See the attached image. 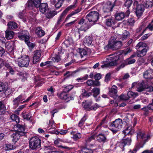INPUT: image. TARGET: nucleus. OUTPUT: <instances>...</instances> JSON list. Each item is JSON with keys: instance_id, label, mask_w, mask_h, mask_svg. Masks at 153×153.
Here are the masks:
<instances>
[{"instance_id": "nucleus-1", "label": "nucleus", "mask_w": 153, "mask_h": 153, "mask_svg": "<svg viewBox=\"0 0 153 153\" xmlns=\"http://www.w3.org/2000/svg\"><path fill=\"white\" fill-rule=\"evenodd\" d=\"M119 57L116 54H111L107 56L106 57V64L101 66V67H105L110 66H115L119 62Z\"/></svg>"}, {"instance_id": "nucleus-2", "label": "nucleus", "mask_w": 153, "mask_h": 153, "mask_svg": "<svg viewBox=\"0 0 153 153\" xmlns=\"http://www.w3.org/2000/svg\"><path fill=\"white\" fill-rule=\"evenodd\" d=\"M137 50V55L138 57H141L145 56L147 53V47L146 43L139 42L136 46Z\"/></svg>"}, {"instance_id": "nucleus-3", "label": "nucleus", "mask_w": 153, "mask_h": 153, "mask_svg": "<svg viewBox=\"0 0 153 153\" xmlns=\"http://www.w3.org/2000/svg\"><path fill=\"white\" fill-rule=\"evenodd\" d=\"M28 34V33L27 31H23L22 32V33L19 35L18 37L20 39L24 40L25 42L30 49H32L35 45L34 43L29 41V36Z\"/></svg>"}, {"instance_id": "nucleus-4", "label": "nucleus", "mask_w": 153, "mask_h": 153, "mask_svg": "<svg viewBox=\"0 0 153 153\" xmlns=\"http://www.w3.org/2000/svg\"><path fill=\"white\" fill-rule=\"evenodd\" d=\"M14 60L18 65L21 67H27L30 62L29 57L26 55L22 56L20 58H15Z\"/></svg>"}, {"instance_id": "nucleus-5", "label": "nucleus", "mask_w": 153, "mask_h": 153, "mask_svg": "<svg viewBox=\"0 0 153 153\" xmlns=\"http://www.w3.org/2000/svg\"><path fill=\"white\" fill-rule=\"evenodd\" d=\"M122 124V121L121 119H116L111 123L110 126V129L113 132L115 133L121 129Z\"/></svg>"}, {"instance_id": "nucleus-6", "label": "nucleus", "mask_w": 153, "mask_h": 153, "mask_svg": "<svg viewBox=\"0 0 153 153\" xmlns=\"http://www.w3.org/2000/svg\"><path fill=\"white\" fill-rule=\"evenodd\" d=\"M99 18V14L96 11L91 12L86 16V19L89 22L94 25Z\"/></svg>"}, {"instance_id": "nucleus-7", "label": "nucleus", "mask_w": 153, "mask_h": 153, "mask_svg": "<svg viewBox=\"0 0 153 153\" xmlns=\"http://www.w3.org/2000/svg\"><path fill=\"white\" fill-rule=\"evenodd\" d=\"M29 146L32 149L39 148L41 146V141L38 137H33L30 140Z\"/></svg>"}, {"instance_id": "nucleus-8", "label": "nucleus", "mask_w": 153, "mask_h": 153, "mask_svg": "<svg viewBox=\"0 0 153 153\" xmlns=\"http://www.w3.org/2000/svg\"><path fill=\"white\" fill-rule=\"evenodd\" d=\"M33 97V96H31L28 98L26 100L23 101L25 100V97L24 95H20L13 100V105H15L16 107H17L19 105L20 101L21 102V103H23L26 102H27L29 101Z\"/></svg>"}, {"instance_id": "nucleus-9", "label": "nucleus", "mask_w": 153, "mask_h": 153, "mask_svg": "<svg viewBox=\"0 0 153 153\" xmlns=\"http://www.w3.org/2000/svg\"><path fill=\"white\" fill-rule=\"evenodd\" d=\"M13 129L11 130V131H14L15 132H17V134L22 136L25 135V132L24 131L25 129L22 126L17 124L13 125Z\"/></svg>"}, {"instance_id": "nucleus-10", "label": "nucleus", "mask_w": 153, "mask_h": 153, "mask_svg": "<svg viewBox=\"0 0 153 153\" xmlns=\"http://www.w3.org/2000/svg\"><path fill=\"white\" fill-rule=\"evenodd\" d=\"M113 6L110 1L107 2L103 7V10L104 14L103 16L105 15H108V16L111 15L110 11H111Z\"/></svg>"}, {"instance_id": "nucleus-11", "label": "nucleus", "mask_w": 153, "mask_h": 153, "mask_svg": "<svg viewBox=\"0 0 153 153\" xmlns=\"http://www.w3.org/2000/svg\"><path fill=\"white\" fill-rule=\"evenodd\" d=\"M134 5L137 6L136 11L137 16H141L144 10V5L142 4L137 5V1H135L134 3Z\"/></svg>"}, {"instance_id": "nucleus-12", "label": "nucleus", "mask_w": 153, "mask_h": 153, "mask_svg": "<svg viewBox=\"0 0 153 153\" xmlns=\"http://www.w3.org/2000/svg\"><path fill=\"white\" fill-rule=\"evenodd\" d=\"M110 42L111 44L112 49L113 50L118 49L122 45V43L120 41H117L115 39H114L113 37L111 38Z\"/></svg>"}, {"instance_id": "nucleus-13", "label": "nucleus", "mask_w": 153, "mask_h": 153, "mask_svg": "<svg viewBox=\"0 0 153 153\" xmlns=\"http://www.w3.org/2000/svg\"><path fill=\"white\" fill-rule=\"evenodd\" d=\"M3 92L6 96L10 94L11 91L5 84L0 82V92Z\"/></svg>"}, {"instance_id": "nucleus-14", "label": "nucleus", "mask_w": 153, "mask_h": 153, "mask_svg": "<svg viewBox=\"0 0 153 153\" xmlns=\"http://www.w3.org/2000/svg\"><path fill=\"white\" fill-rule=\"evenodd\" d=\"M75 93V92H74L73 93L71 96L68 97V95L66 92L64 91L61 92L60 94H58L57 95L58 96L62 99L70 100L74 99V97Z\"/></svg>"}, {"instance_id": "nucleus-15", "label": "nucleus", "mask_w": 153, "mask_h": 153, "mask_svg": "<svg viewBox=\"0 0 153 153\" xmlns=\"http://www.w3.org/2000/svg\"><path fill=\"white\" fill-rule=\"evenodd\" d=\"M135 61V59L131 58H129L123 61L121 63V65L117 67V71H118L120 69L124 68L125 65L134 63Z\"/></svg>"}, {"instance_id": "nucleus-16", "label": "nucleus", "mask_w": 153, "mask_h": 153, "mask_svg": "<svg viewBox=\"0 0 153 153\" xmlns=\"http://www.w3.org/2000/svg\"><path fill=\"white\" fill-rule=\"evenodd\" d=\"M40 1L41 0H29L27 3L26 6L30 9H32L34 6L37 7Z\"/></svg>"}, {"instance_id": "nucleus-17", "label": "nucleus", "mask_w": 153, "mask_h": 153, "mask_svg": "<svg viewBox=\"0 0 153 153\" xmlns=\"http://www.w3.org/2000/svg\"><path fill=\"white\" fill-rule=\"evenodd\" d=\"M149 137L145 134L143 131L140 130L137 132V139L138 140L142 139L143 141L146 140Z\"/></svg>"}, {"instance_id": "nucleus-18", "label": "nucleus", "mask_w": 153, "mask_h": 153, "mask_svg": "<svg viewBox=\"0 0 153 153\" xmlns=\"http://www.w3.org/2000/svg\"><path fill=\"white\" fill-rule=\"evenodd\" d=\"M103 16L104 18L106 19L105 24L107 25L111 26L114 25V21L110 15L108 16V15H105Z\"/></svg>"}, {"instance_id": "nucleus-19", "label": "nucleus", "mask_w": 153, "mask_h": 153, "mask_svg": "<svg viewBox=\"0 0 153 153\" xmlns=\"http://www.w3.org/2000/svg\"><path fill=\"white\" fill-rule=\"evenodd\" d=\"M64 0H51V4L54 5L57 9H58L61 7L62 3ZM69 1L71 0H66Z\"/></svg>"}, {"instance_id": "nucleus-20", "label": "nucleus", "mask_w": 153, "mask_h": 153, "mask_svg": "<svg viewBox=\"0 0 153 153\" xmlns=\"http://www.w3.org/2000/svg\"><path fill=\"white\" fill-rule=\"evenodd\" d=\"M143 76L145 78L153 79V70L152 69L147 70L144 72Z\"/></svg>"}, {"instance_id": "nucleus-21", "label": "nucleus", "mask_w": 153, "mask_h": 153, "mask_svg": "<svg viewBox=\"0 0 153 153\" xmlns=\"http://www.w3.org/2000/svg\"><path fill=\"white\" fill-rule=\"evenodd\" d=\"M38 7H39L40 12L42 13H45L48 10V4L46 3H40L38 5Z\"/></svg>"}, {"instance_id": "nucleus-22", "label": "nucleus", "mask_w": 153, "mask_h": 153, "mask_svg": "<svg viewBox=\"0 0 153 153\" xmlns=\"http://www.w3.org/2000/svg\"><path fill=\"white\" fill-rule=\"evenodd\" d=\"M146 87L145 83L143 81L139 82L136 85L137 91L140 92L145 91Z\"/></svg>"}, {"instance_id": "nucleus-23", "label": "nucleus", "mask_w": 153, "mask_h": 153, "mask_svg": "<svg viewBox=\"0 0 153 153\" xmlns=\"http://www.w3.org/2000/svg\"><path fill=\"white\" fill-rule=\"evenodd\" d=\"M34 53L33 62L34 64H36V62L40 60L41 56V52L40 51H34Z\"/></svg>"}, {"instance_id": "nucleus-24", "label": "nucleus", "mask_w": 153, "mask_h": 153, "mask_svg": "<svg viewBox=\"0 0 153 153\" xmlns=\"http://www.w3.org/2000/svg\"><path fill=\"white\" fill-rule=\"evenodd\" d=\"M92 25H91V23L88 22L87 21L86 22H85L81 26L79 29L80 30L86 31Z\"/></svg>"}, {"instance_id": "nucleus-25", "label": "nucleus", "mask_w": 153, "mask_h": 153, "mask_svg": "<svg viewBox=\"0 0 153 153\" xmlns=\"http://www.w3.org/2000/svg\"><path fill=\"white\" fill-rule=\"evenodd\" d=\"M134 133V130L131 125L129 126L123 131V133L125 135L127 134L131 135Z\"/></svg>"}, {"instance_id": "nucleus-26", "label": "nucleus", "mask_w": 153, "mask_h": 153, "mask_svg": "<svg viewBox=\"0 0 153 153\" xmlns=\"http://www.w3.org/2000/svg\"><path fill=\"white\" fill-rule=\"evenodd\" d=\"M46 16L49 18H52L57 14L56 12L54 11H52L51 10L48 9L45 12Z\"/></svg>"}, {"instance_id": "nucleus-27", "label": "nucleus", "mask_w": 153, "mask_h": 153, "mask_svg": "<svg viewBox=\"0 0 153 153\" xmlns=\"http://www.w3.org/2000/svg\"><path fill=\"white\" fill-rule=\"evenodd\" d=\"M20 136H22L17 134V132H15L11 136L12 140L14 143L17 142L19 140Z\"/></svg>"}, {"instance_id": "nucleus-28", "label": "nucleus", "mask_w": 153, "mask_h": 153, "mask_svg": "<svg viewBox=\"0 0 153 153\" xmlns=\"http://www.w3.org/2000/svg\"><path fill=\"white\" fill-rule=\"evenodd\" d=\"M92 38L91 36H86L83 40V42L86 45L89 46L91 45L92 42Z\"/></svg>"}, {"instance_id": "nucleus-29", "label": "nucleus", "mask_w": 153, "mask_h": 153, "mask_svg": "<svg viewBox=\"0 0 153 153\" xmlns=\"http://www.w3.org/2000/svg\"><path fill=\"white\" fill-rule=\"evenodd\" d=\"M117 87L115 85H113L111 89L109 91V94L111 97H113L117 93Z\"/></svg>"}, {"instance_id": "nucleus-30", "label": "nucleus", "mask_w": 153, "mask_h": 153, "mask_svg": "<svg viewBox=\"0 0 153 153\" xmlns=\"http://www.w3.org/2000/svg\"><path fill=\"white\" fill-rule=\"evenodd\" d=\"M5 38L7 40L12 39L14 35V32L10 30H6L5 32Z\"/></svg>"}, {"instance_id": "nucleus-31", "label": "nucleus", "mask_w": 153, "mask_h": 153, "mask_svg": "<svg viewBox=\"0 0 153 153\" xmlns=\"http://www.w3.org/2000/svg\"><path fill=\"white\" fill-rule=\"evenodd\" d=\"M124 13L123 12L116 13L115 14V18L117 21H120L125 17Z\"/></svg>"}, {"instance_id": "nucleus-32", "label": "nucleus", "mask_w": 153, "mask_h": 153, "mask_svg": "<svg viewBox=\"0 0 153 153\" xmlns=\"http://www.w3.org/2000/svg\"><path fill=\"white\" fill-rule=\"evenodd\" d=\"M22 116L23 118L27 120H29L31 117V116L29 113L25 111H23L22 114Z\"/></svg>"}, {"instance_id": "nucleus-33", "label": "nucleus", "mask_w": 153, "mask_h": 153, "mask_svg": "<svg viewBox=\"0 0 153 153\" xmlns=\"http://www.w3.org/2000/svg\"><path fill=\"white\" fill-rule=\"evenodd\" d=\"M92 104L91 101H86L82 103V106L83 107L87 110L90 111V109L91 105Z\"/></svg>"}, {"instance_id": "nucleus-34", "label": "nucleus", "mask_w": 153, "mask_h": 153, "mask_svg": "<svg viewBox=\"0 0 153 153\" xmlns=\"http://www.w3.org/2000/svg\"><path fill=\"white\" fill-rule=\"evenodd\" d=\"M131 143V140L130 138H127L122 141L120 143V146L124 147L126 145H130Z\"/></svg>"}, {"instance_id": "nucleus-35", "label": "nucleus", "mask_w": 153, "mask_h": 153, "mask_svg": "<svg viewBox=\"0 0 153 153\" xmlns=\"http://www.w3.org/2000/svg\"><path fill=\"white\" fill-rule=\"evenodd\" d=\"M36 33L37 35L39 37H41L45 35L44 31L39 27L36 28Z\"/></svg>"}, {"instance_id": "nucleus-36", "label": "nucleus", "mask_w": 153, "mask_h": 153, "mask_svg": "<svg viewBox=\"0 0 153 153\" xmlns=\"http://www.w3.org/2000/svg\"><path fill=\"white\" fill-rule=\"evenodd\" d=\"M97 140L100 142H103L106 141L107 139L104 134H100L97 136Z\"/></svg>"}, {"instance_id": "nucleus-37", "label": "nucleus", "mask_w": 153, "mask_h": 153, "mask_svg": "<svg viewBox=\"0 0 153 153\" xmlns=\"http://www.w3.org/2000/svg\"><path fill=\"white\" fill-rule=\"evenodd\" d=\"M7 25L8 28L10 29H15L17 27V24L13 21L9 22Z\"/></svg>"}, {"instance_id": "nucleus-38", "label": "nucleus", "mask_w": 153, "mask_h": 153, "mask_svg": "<svg viewBox=\"0 0 153 153\" xmlns=\"http://www.w3.org/2000/svg\"><path fill=\"white\" fill-rule=\"evenodd\" d=\"M17 75H19L22 79V82L26 79V78L27 76V74L24 72H19L17 73Z\"/></svg>"}, {"instance_id": "nucleus-39", "label": "nucleus", "mask_w": 153, "mask_h": 153, "mask_svg": "<svg viewBox=\"0 0 153 153\" xmlns=\"http://www.w3.org/2000/svg\"><path fill=\"white\" fill-rule=\"evenodd\" d=\"M71 134L73 135V138L76 140L80 139L81 137V134L80 133L75 134L74 132L72 131L71 132Z\"/></svg>"}, {"instance_id": "nucleus-40", "label": "nucleus", "mask_w": 153, "mask_h": 153, "mask_svg": "<svg viewBox=\"0 0 153 153\" xmlns=\"http://www.w3.org/2000/svg\"><path fill=\"white\" fill-rule=\"evenodd\" d=\"M128 99L130 98L136 97L138 96V94L137 93L134 92L132 91H129L127 94Z\"/></svg>"}, {"instance_id": "nucleus-41", "label": "nucleus", "mask_w": 153, "mask_h": 153, "mask_svg": "<svg viewBox=\"0 0 153 153\" xmlns=\"http://www.w3.org/2000/svg\"><path fill=\"white\" fill-rule=\"evenodd\" d=\"M129 36V32L126 30L122 34L121 37L122 40H126L128 37Z\"/></svg>"}, {"instance_id": "nucleus-42", "label": "nucleus", "mask_w": 153, "mask_h": 153, "mask_svg": "<svg viewBox=\"0 0 153 153\" xmlns=\"http://www.w3.org/2000/svg\"><path fill=\"white\" fill-rule=\"evenodd\" d=\"M10 118L13 121L15 122L16 123H19V118L17 115L16 114H13L11 116Z\"/></svg>"}, {"instance_id": "nucleus-43", "label": "nucleus", "mask_w": 153, "mask_h": 153, "mask_svg": "<svg viewBox=\"0 0 153 153\" xmlns=\"http://www.w3.org/2000/svg\"><path fill=\"white\" fill-rule=\"evenodd\" d=\"M99 88H95L92 90V92L93 93V96L94 97H96L100 93Z\"/></svg>"}, {"instance_id": "nucleus-44", "label": "nucleus", "mask_w": 153, "mask_h": 153, "mask_svg": "<svg viewBox=\"0 0 153 153\" xmlns=\"http://www.w3.org/2000/svg\"><path fill=\"white\" fill-rule=\"evenodd\" d=\"M66 14L65 13V11H63L62 12L58 19V21L57 22V25L60 24V22H62L63 19L64 18V16L66 15Z\"/></svg>"}, {"instance_id": "nucleus-45", "label": "nucleus", "mask_w": 153, "mask_h": 153, "mask_svg": "<svg viewBox=\"0 0 153 153\" xmlns=\"http://www.w3.org/2000/svg\"><path fill=\"white\" fill-rule=\"evenodd\" d=\"M5 46L7 50L9 51H12L13 50V44L10 43L9 44H6Z\"/></svg>"}, {"instance_id": "nucleus-46", "label": "nucleus", "mask_w": 153, "mask_h": 153, "mask_svg": "<svg viewBox=\"0 0 153 153\" xmlns=\"http://www.w3.org/2000/svg\"><path fill=\"white\" fill-rule=\"evenodd\" d=\"M82 93L81 95H82L83 96L88 97L91 95V93H87L85 89H82Z\"/></svg>"}, {"instance_id": "nucleus-47", "label": "nucleus", "mask_w": 153, "mask_h": 153, "mask_svg": "<svg viewBox=\"0 0 153 153\" xmlns=\"http://www.w3.org/2000/svg\"><path fill=\"white\" fill-rule=\"evenodd\" d=\"M152 3L150 1H146L144 2V4H143L144 6V7H145L146 8H149L151 7L152 6Z\"/></svg>"}, {"instance_id": "nucleus-48", "label": "nucleus", "mask_w": 153, "mask_h": 153, "mask_svg": "<svg viewBox=\"0 0 153 153\" xmlns=\"http://www.w3.org/2000/svg\"><path fill=\"white\" fill-rule=\"evenodd\" d=\"M79 53H80L81 56L82 57L86 55L87 52L84 49H80L79 50Z\"/></svg>"}, {"instance_id": "nucleus-49", "label": "nucleus", "mask_w": 153, "mask_h": 153, "mask_svg": "<svg viewBox=\"0 0 153 153\" xmlns=\"http://www.w3.org/2000/svg\"><path fill=\"white\" fill-rule=\"evenodd\" d=\"M74 86L71 85H69L66 86L65 87V88L64 89V91L68 92L73 88Z\"/></svg>"}, {"instance_id": "nucleus-50", "label": "nucleus", "mask_w": 153, "mask_h": 153, "mask_svg": "<svg viewBox=\"0 0 153 153\" xmlns=\"http://www.w3.org/2000/svg\"><path fill=\"white\" fill-rule=\"evenodd\" d=\"M148 29L151 31H152L153 30V24H149L148 26L146 27V28L144 29L143 32H142L141 35H142L143 34L144 32L146 31L147 29Z\"/></svg>"}, {"instance_id": "nucleus-51", "label": "nucleus", "mask_w": 153, "mask_h": 153, "mask_svg": "<svg viewBox=\"0 0 153 153\" xmlns=\"http://www.w3.org/2000/svg\"><path fill=\"white\" fill-rule=\"evenodd\" d=\"M14 149L12 145L10 144H6L5 149L6 151H8Z\"/></svg>"}, {"instance_id": "nucleus-52", "label": "nucleus", "mask_w": 153, "mask_h": 153, "mask_svg": "<svg viewBox=\"0 0 153 153\" xmlns=\"http://www.w3.org/2000/svg\"><path fill=\"white\" fill-rule=\"evenodd\" d=\"M19 16L20 19H22V21L24 22H25L26 21V19L24 16V15L22 12H20L19 13Z\"/></svg>"}, {"instance_id": "nucleus-53", "label": "nucleus", "mask_w": 153, "mask_h": 153, "mask_svg": "<svg viewBox=\"0 0 153 153\" xmlns=\"http://www.w3.org/2000/svg\"><path fill=\"white\" fill-rule=\"evenodd\" d=\"M4 105L1 102H0V114H4Z\"/></svg>"}, {"instance_id": "nucleus-54", "label": "nucleus", "mask_w": 153, "mask_h": 153, "mask_svg": "<svg viewBox=\"0 0 153 153\" xmlns=\"http://www.w3.org/2000/svg\"><path fill=\"white\" fill-rule=\"evenodd\" d=\"M76 21V20H75L73 21L67 23L65 25V26L66 27H71L74 25Z\"/></svg>"}, {"instance_id": "nucleus-55", "label": "nucleus", "mask_w": 153, "mask_h": 153, "mask_svg": "<svg viewBox=\"0 0 153 153\" xmlns=\"http://www.w3.org/2000/svg\"><path fill=\"white\" fill-rule=\"evenodd\" d=\"M135 21L133 18H131L128 19V23L131 26H133L135 23Z\"/></svg>"}, {"instance_id": "nucleus-56", "label": "nucleus", "mask_w": 153, "mask_h": 153, "mask_svg": "<svg viewBox=\"0 0 153 153\" xmlns=\"http://www.w3.org/2000/svg\"><path fill=\"white\" fill-rule=\"evenodd\" d=\"M132 3V1L131 0H127L125 3V6L127 8L129 7Z\"/></svg>"}, {"instance_id": "nucleus-57", "label": "nucleus", "mask_w": 153, "mask_h": 153, "mask_svg": "<svg viewBox=\"0 0 153 153\" xmlns=\"http://www.w3.org/2000/svg\"><path fill=\"white\" fill-rule=\"evenodd\" d=\"M81 150L84 153H93V152L91 150L85 148L82 149Z\"/></svg>"}, {"instance_id": "nucleus-58", "label": "nucleus", "mask_w": 153, "mask_h": 153, "mask_svg": "<svg viewBox=\"0 0 153 153\" xmlns=\"http://www.w3.org/2000/svg\"><path fill=\"white\" fill-rule=\"evenodd\" d=\"M75 7V4H73L71 5L67 8L64 11L65 12V13L66 14L67 12L70 10L74 8Z\"/></svg>"}, {"instance_id": "nucleus-59", "label": "nucleus", "mask_w": 153, "mask_h": 153, "mask_svg": "<svg viewBox=\"0 0 153 153\" xmlns=\"http://www.w3.org/2000/svg\"><path fill=\"white\" fill-rule=\"evenodd\" d=\"M119 97L120 100H126L129 99L128 96L127 97L123 94L120 95Z\"/></svg>"}, {"instance_id": "nucleus-60", "label": "nucleus", "mask_w": 153, "mask_h": 153, "mask_svg": "<svg viewBox=\"0 0 153 153\" xmlns=\"http://www.w3.org/2000/svg\"><path fill=\"white\" fill-rule=\"evenodd\" d=\"M86 120V118L85 116H84L83 117L82 119L80 121L79 123V127L82 126Z\"/></svg>"}, {"instance_id": "nucleus-61", "label": "nucleus", "mask_w": 153, "mask_h": 153, "mask_svg": "<svg viewBox=\"0 0 153 153\" xmlns=\"http://www.w3.org/2000/svg\"><path fill=\"white\" fill-rule=\"evenodd\" d=\"M100 106L97 104H95L94 105L91 106L90 110H95Z\"/></svg>"}, {"instance_id": "nucleus-62", "label": "nucleus", "mask_w": 153, "mask_h": 153, "mask_svg": "<svg viewBox=\"0 0 153 153\" xmlns=\"http://www.w3.org/2000/svg\"><path fill=\"white\" fill-rule=\"evenodd\" d=\"M60 59L59 57L58 56L52 57V60L54 62H58L60 60Z\"/></svg>"}, {"instance_id": "nucleus-63", "label": "nucleus", "mask_w": 153, "mask_h": 153, "mask_svg": "<svg viewBox=\"0 0 153 153\" xmlns=\"http://www.w3.org/2000/svg\"><path fill=\"white\" fill-rule=\"evenodd\" d=\"M95 136L93 135H92L90 137H88L86 140V142L87 143L90 142L91 140L94 139Z\"/></svg>"}, {"instance_id": "nucleus-64", "label": "nucleus", "mask_w": 153, "mask_h": 153, "mask_svg": "<svg viewBox=\"0 0 153 153\" xmlns=\"http://www.w3.org/2000/svg\"><path fill=\"white\" fill-rule=\"evenodd\" d=\"M48 149L50 150L48 151V153H52V152H56V151L55 148L53 147L49 146L48 147Z\"/></svg>"}]
</instances>
